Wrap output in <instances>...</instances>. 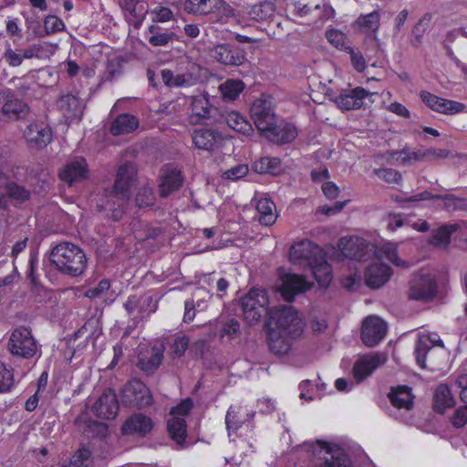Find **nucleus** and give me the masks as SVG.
Returning <instances> with one entry per match:
<instances>
[{"label": "nucleus", "mask_w": 467, "mask_h": 467, "mask_svg": "<svg viewBox=\"0 0 467 467\" xmlns=\"http://www.w3.org/2000/svg\"><path fill=\"white\" fill-rule=\"evenodd\" d=\"M289 254L290 260L295 264L306 261L320 285H329L332 279V269L320 246L307 239L302 240L291 246Z\"/></svg>", "instance_id": "nucleus-1"}, {"label": "nucleus", "mask_w": 467, "mask_h": 467, "mask_svg": "<svg viewBox=\"0 0 467 467\" xmlns=\"http://www.w3.org/2000/svg\"><path fill=\"white\" fill-rule=\"evenodd\" d=\"M49 260L58 272L71 277L82 275L88 264L84 251L69 242L60 243L53 247Z\"/></svg>", "instance_id": "nucleus-2"}, {"label": "nucleus", "mask_w": 467, "mask_h": 467, "mask_svg": "<svg viewBox=\"0 0 467 467\" xmlns=\"http://www.w3.org/2000/svg\"><path fill=\"white\" fill-rule=\"evenodd\" d=\"M268 314L269 327L276 328L292 338L298 337L302 334L304 323L293 306H284L278 308H272Z\"/></svg>", "instance_id": "nucleus-3"}, {"label": "nucleus", "mask_w": 467, "mask_h": 467, "mask_svg": "<svg viewBox=\"0 0 467 467\" xmlns=\"http://www.w3.org/2000/svg\"><path fill=\"white\" fill-rule=\"evenodd\" d=\"M269 298L265 289L252 288L240 299L244 320L252 326L257 323L263 314L267 312Z\"/></svg>", "instance_id": "nucleus-4"}, {"label": "nucleus", "mask_w": 467, "mask_h": 467, "mask_svg": "<svg viewBox=\"0 0 467 467\" xmlns=\"http://www.w3.org/2000/svg\"><path fill=\"white\" fill-rule=\"evenodd\" d=\"M192 115L191 123L197 124H214L222 123L223 110L214 107L208 94H201L192 97Z\"/></svg>", "instance_id": "nucleus-5"}, {"label": "nucleus", "mask_w": 467, "mask_h": 467, "mask_svg": "<svg viewBox=\"0 0 467 467\" xmlns=\"http://www.w3.org/2000/svg\"><path fill=\"white\" fill-rule=\"evenodd\" d=\"M7 349L16 357L33 358L36 353L37 346L31 330L25 327L15 328L10 335Z\"/></svg>", "instance_id": "nucleus-6"}, {"label": "nucleus", "mask_w": 467, "mask_h": 467, "mask_svg": "<svg viewBox=\"0 0 467 467\" xmlns=\"http://www.w3.org/2000/svg\"><path fill=\"white\" fill-rule=\"evenodd\" d=\"M437 293L435 275L420 270L416 273L410 282L409 298L410 300L428 302L432 300Z\"/></svg>", "instance_id": "nucleus-7"}, {"label": "nucleus", "mask_w": 467, "mask_h": 467, "mask_svg": "<svg viewBox=\"0 0 467 467\" xmlns=\"http://www.w3.org/2000/svg\"><path fill=\"white\" fill-rule=\"evenodd\" d=\"M307 451L312 450L315 454L322 457V467H351L350 460L344 450L338 446H331L327 442L317 441L316 444L305 443Z\"/></svg>", "instance_id": "nucleus-8"}, {"label": "nucleus", "mask_w": 467, "mask_h": 467, "mask_svg": "<svg viewBox=\"0 0 467 467\" xmlns=\"http://www.w3.org/2000/svg\"><path fill=\"white\" fill-rule=\"evenodd\" d=\"M121 401L129 407L142 409L152 402V397L147 386L139 379L129 381L122 389Z\"/></svg>", "instance_id": "nucleus-9"}, {"label": "nucleus", "mask_w": 467, "mask_h": 467, "mask_svg": "<svg viewBox=\"0 0 467 467\" xmlns=\"http://www.w3.org/2000/svg\"><path fill=\"white\" fill-rule=\"evenodd\" d=\"M211 57L224 66L238 67L245 60V51L237 45L223 43L214 46L210 50Z\"/></svg>", "instance_id": "nucleus-10"}, {"label": "nucleus", "mask_w": 467, "mask_h": 467, "mask_svg": "<svg viewBox=\"0 0 467 467\" xmlns=\"http://www.w3.org/2000/svg\"><path fill=\"white\" fill-rule=\"evenodd\" d=\"M338 248L345 258L357 261H366L372 252L368 243L358 236L341 238L338 242Z\"/></svg>", "instance_id": "nucleus-11"}, {"label": "nucleus", "mask_w": 467, "mask_h": 467, "mask_svg": "<svg viewBox=\"0 0 467 467\" xmlns=\"http://www.w3.org/2000/svg\"><path fill=\"white\" fill-rule=\"evenodd\" d=\"M250 113L256 129L261 133H265L276 121L271 101L264 99H258L253 102Z\"/></svg>", "instance_id": "nucleus-12"}, {"label": "nucleus", "mask_w": 467, "mask_h": 467, "mask_svg": "<svg viewBox=\"0 0 467 467\" xmlns=\"http://www.w3.org/2000/svg\"><path fill=\"white\" fill-rule=\"evenodd\" d=\"M192 140L197 149L213 152L223 147L224 137L223 133L216 129L201 128L192 131Z\"/></svg>", "instance_id": "nucleus-13"}, {"label": "nucleus", "mask_w": 467, "mask_h": 467, "mask_svg": "<svg viewBox=\"0 0 467 467\" xmlns=\"http://www.w3.org/2000/svg\"><path fill=\"white\" fill-rule=\"evenodd\" d=\"M387 328V323L380 317L376 316L366 317L361 328L362 342L367 347H375L386 336Z\"/></svg>", "instance_id": "nucleus-14"}, {"label": "nucleus", "mask_w": 467, "mask_h": 467, "mask_svg": "<svg viewBox=\"0 0 467 467\" xmlns=\"http://www.w3.org/2000/svg\"><path fill=\"white\" fill-rule=\"evenodd\" d=\"M369 92L361 87L341 89L338 96H333V101L341 110L358 109L363 106V100Z\"/></svg>", "instance_id": "nucleus-15"}, {"label": "nucleus", "mask_w": 467, "mask_h": 467, "mask_svg": "<svg viewBox=\"0 0 467 467\" xmlns=\"http://www.w3.org/2000/svg\"><path fill=\"white\" fill-rule=\"evenodd\" d=\"M88 173V164L84 158L69 160L59 170V179L69 186L87 179Z\"/></svg>", "instance_id": "nucleus-16"}, {"label": "nucleus", "mask_w": 467, "mask_h": 467, "mask_svg": "<svg viewBox=\"0 0 467 467\" xmlns=\"http://www.w3.org/2000/svg\"><path fill=\"white\" fill-rule=\"evenodd\" d=\"M119 409L117 394L114 390L109 389L101 394L91 410L97 417L111 420L117 416Z\"/></svg>", "instance_id": "nucleus-17"}, {"label": "nucleus", "mask_w": 467, "mask_h": 467, "mask_svg": "<svg viewBox=\"0 0 467 467\" xmlns=\"http://www.w3.org/2000/svg\"><path fill=\"white\" fill-rule=\"evenodd\" d=\"M24 137L31 147L44 148L52 140V130L44 122H32L24 130Z\"/></svg>", "instance_id": "nucleus-18"}, {"label": "nucleus", "mask_w": 467, "mask_h": 467, "mask_svg": "<svg viewBox=\"0 0 467 467\" xmlns=\"http://www.w3.org/2000/svg\"><path fill=\"white\" fill-rule=\"evenodd\" d=\"M129 200L130 193L124 191H117L113 187L111 193L107 197L102 207L108 212V216L114 221H119L126 212Z\"/></svg>", "instance_id": "nucleus-19"}, {"label": "nucleus", "mask_w": 467, "mask_h": 467, "mask_svg": "<svg viewBox=\"0 0 467 467\" xmlns=\"http://www.w3.org/2000/svg\"><path fill=\"white\" fill-rule=\"evenodd\" d=\"M420 99L429 108L439 113L455 114L464 109V105L460 102L440 98L428 91H421Z\"/></svg>", "instance_id": "nucleus-20"}, {"label": "nucleus", "mask_w": 467, "mask_h": 467, "mask_svg": "<svg viewBox=\"0 0 467 467\" xmlns=\"http://www.w3.org/2000/svg\"><path fill=\"white\" fill-rule=\"evenodd\" d=\"M386 362V356L381 353L366 355L360 358L354 365L353 374L358 381L369 376L377 368Z\"/></svg>", "instance_id": "nucleus-21"}, {"label": "nucleus", "mask_w": 467, "mask_h": 467, "mask_svg": "<svg viewBox=\"0 0 467 467\" xmlns=\"http://www.w3.org/2000/svg\"><path fill=\"white\" fill-rule=\"evenodd\" d=\"M310 288L306 280L299 275L286 274L282 277L281 294L286 301H293L296 294Z\"/></svg>", "instance_id": "nucleus-22"}, {"label": "nucleus", "mask_w": 467, "mask_h": 467, "mask_svg": "<svg viewBox=\"0 0 467 467\" xmlns=\"http://www.w3.org/2000/svg\"><path fill=\"white\" fill-rule=\"evenodd\" d=\"M392 275V269L384 264L375 263L367 267L365 282L370 288H379L384 285Z\"/></svg>", "instance_id": "nucleus-23"}, {"label": "nucleus", "mask_w": 467, "mask_h": 467, "mask_svg": "<svg viewBox=\"0 0 467 467\" xmlns=\"http://www.w3.org/2000/svg\"><path fill=\"white\" fill-rule=\"evenodd\" d=\"M264 134L269 140L277 144L289 143L293 141L297 135L295 126L287 123L276 125V121Z\"/></svg>", "instance_id": "nucleus-24"}, {"label": "nucleus", "mask_w": 467, "mask_h": 467, "mask_svg": "<svg viewBox=\"0 0 467 467\" xmlns=\"http://www.w3.org/2000/svg\"><path fill=\"white\" fill-rule=\"evenodd\" d=\"M57 107L64 117L71 120L80 119L83 115L84 104L71 94L62 96L57 101Z\"/></svg>", "instance_id": "nucleus-25"}, {"label": "nucleus", "mask_w": 467, "mask_h": 467, "mask_svg": "<svg viewBox=\"0 0 467 467\" xmlns=\"http://www.w3.org/2000/svg\"><path fill=\"white\" fill-rule=\"evenodd\" d=\"M163 350L161 348H152L150 351L140 353L137 367L146 374H152L161 364Z\"/></svg>", "instance_id": "nucleus-26"}, {"label": "nucleus", "mask_w": 467, "mask_h": 467, "mask_svg": "<svg viewBox=\"0 0 467 467\" xmlns=\"http://www.w3.org/2000/svg\"><path fill=\"white\" fill-rule=\"evenodd\" d=\"M151 428L150 418L141 413H136L126 420L122 426V432L127 435L134 433L145 435L150 431Z\"/></svg>", "instance_id": "nucleus-27"}, {"label": "nucleus", "mask_w": 467, "mask_h": 467, "mask_svg": "<svg viewBox=\"0 0 467 467\" xmlns=\"http://www.w3.org/2000/svg\"><path fill=\"white\" fill-rule=\"evenodd\" d=\"M137 175L136 166L131 162H125L119 167L114 187L117 191H124L130 193V187Z\"/></svg>", "instance_id": "nucleus-28"}, {"label": "nucleus", "mask_w": 467, "mask_h": 467, "mask_svg": "<svg viewBox=\"0 0 467 467\" xmlns=\"http://www.w3.org/2000/svg\"><path fill=\"white\" fill-rule=\"evenodd\" d=\"M139 127L138 119L128 113L119 115L111 123L109 131L114 136L130 133Z\"/></svg>", "instance_id": "nucleus-29"}, {"label": "nucleus", "mask_w": 467, "mask_h": 467, "mask_svg": "<svg viewBox=\"0 0 467 467\" xmlns=\"http://www.w3.org/2000/svg\"><path fill=\"white\" fill-rule=\"evenodd\" d=\"M29 115V107L19 99H9L2 107V117L8 120L26 119Z\"/></svg>", "instance_id": "nucleus-30"}, {"label": "nucleus", "mask_w": 467, "mask_h": 467, "mask_svg": "<svg viewBox=\"0 0 467 467\" xmlns=\"http://www.w3.org/2000/svg\"><path fill=\"white\" fill-rule=\"evenodd\" d=\"M256 211L259 214L258 221L265 226L273 225L277 218L276 207L269 198H261L256 202Z\"/></svg>", "instance_id": "nucleus-31"}, {"label": "nucleus", "mask_w": 467, "mask_h": 467, "mask_svg": "<svg viewBox=\"0 0 467 467\" xmlns=\"http://www.w3.org/2000/svg\"><path fill=\"white\" fill-rule=\"evenodd\" d=\"M182 184V176L180 171L170 169L167 170L160 183V195L162 198L167 197L172 192L178 190Z\"/></svg>", "instance_id": "nucleus-32"}, {"label": "nucleus", "mask_w": 467, "mask_h": 467, "mask_svg": "<svg viewBox=\"0 0 467 467\" xmlns=\"http://www.w3.org/2000/svg\"><path fill=\"white\" fill-rule=\"evenodd\" d=\"M290 336L285 335L276 328L268 329V346L277 355L286 354L290 348Z\"/></svg>", "instance_id": "nucleus-33"}, {"label": "nucleus", "mask_w": 467, "mask_h": 467, "mask_svg": "<svg viewBox=\"0 0 467 467\" xmlns=\"http://www.w3.org/2000/svg\"><path fill=\"white\" fill-rule=\"evenodd\" d=\"M222 123L225 122L232 130L244 135H251L254 131L251 123L246 120L239 112L223 111Z\"/></svg>", "instance_id": "nucleus-34"}, {"label": "nucleus", "mask_w": 467, "mask_h": 467, "mask_svg": "<svg viewBox=\"0 0 467 467\" xmlns=\"http://www.w3.org/2000/svg\"><path fill=\"white\" fill-rule=\"evenodd\" d=\"M254 412L244 411L240 406H231L225 416V424L228 431H236L242 424L252 420Z\"/></svg>", "instance_id": "nucleus-35"}, {"label": "nucleus", "mask_w": 467, "mask_h": 467, "mask_svg": "<svg viewBox=\"0 0 467 467\" xmlns=\"http://www.w3.org/2000/svg\"><path fill=\"white\" fill-rule=\"evenodd\" d=\"M219 0H185L183 10L194 16H205L214 11V6Z\"/></svg>", "instance_id": "nucleus-36"}, {"label": "nucleus", "mask_w": 467, "mask_h": 467, "mask_svg": "<svg viewBox=\"0 0 467 467\" xmlns=\"http://www.w3.org/2000/svg\"><path fill=\"white\" fill-rule=\"evenodd\" d=\"M389 398L391 404L399 409L410 410L412 407V395L410 389L407 386L392 389Z\"/></svg>", "instance_id": "nucleus-37"}, {"label": "nucleus", "mask_w": 467, "mask_h": 467, "mask_svg": "<svg viewBox=\"0 0 467 467\" xmlns=\"http://www.w3.org/2000/svg\"><path fill=\"white\" fill-rule=\"evenodd\" d=\"M454 405V399L450 388L445 384L437 387L434 394V409L439 412H443L447 408Z\"/></svg>", "instance_id": "nucleus-38"}, {"label": "nucleus", "mask_w": 467, "mask_h": 467, "mask_svg": "<svg viewBox=\"0 0 467 467\" xmlns=\"http://www.w3.org/2000/svg\"><path fill=\"white\" fill-rule=\"evenodd\" d=\"M171 438L178 444H182L186 438V421L183 418L172 416L167 422Z\"/></svg>", "instance_id": "nucleus-39"}, {"label": "nucleus", "mask_w": 467, "mask_h": 467, "mask_svg": "<svg viewBox=\"0 0 467 467\" xmlns=\"http://www.w3.org/2000/svg\"><path fill=\"white\" fill-rule=\"evenodd\" d=\"M459 227L460 225L457 223L440 227L432 234L430 241L431 244L437 247H446L450 244L451 235L455 233Z\"/></svg>", "instance_id": "nucleus-40"}, {"label": "nucleus", "mask_w": 467, "mask_h": 467, "mask_svg": "<svg viewBox=\"0 0 467 467\" xmlns=\"http://www.w3.org/2000/svg\"><path fill=\"white\" fill-rule=\"evenodd\" d=\"M161 79L165 86L169 88L189 87L192 84L191 74L173 75L170 69H163L161 71Z\"/></svg>", "instance_id": "nucleus-41"}, {"label": "nucleus", "mask_w": 467, "mask_h": 467, "mask_svg": "<svg viewBox=\"0 0 467 467\" xmlns=\"http://www.w3.org/2000/svg\"><path fill=\"white\" fill-rule=\"evenodd\" d=\"M146 306H150V312H154L156 310V304L153 303L151 296L142 298L133 295L130 296L124 303V308L129 315H131L137 308L140 312H144Z\"/></svg>", "instance_id": "nucleus-42"}, {"label": "nucleus", "mask_w": 467, "mask_h": 467, "mask_svg": "<svg viewBox=\"0 0 467 467\" xmlns=\"http://www.w3.org/2000/svg\"><path fill=\"white\" fill-rule=\"evenodd\" d=\"M94 461L91 451L81 446L71 457L69 463L63 467H93Z\"/></svg>", "instance_id": "nucleus-43"}, {"label": "nucleus", "mask_w": 467, "mask_h": 467, "mask_svg": "<svg viewBox=\"0 0 467 467\" xmlns=\"http://www.w3.org/2000/svg\"><path fill=\"white\" fill-rule=\"evenodd\" d=\"M275 11V5L270 1H263L251 6L249 16L256 21H263L270 17Z\"/></svg>", "instance_id": "nucleus-44"}, {"label": "nucleus", "mask_w": 467, "mask_h": 467, "mask_svg": "<svg viewBox=\"0 0 467 467\" xmlns=\"http://www.w3.org/2000/svg\"><path fill=\"white\" fill-rule=\"evenodd\" d=\"M149 32L151 35L149 37V43L153 47H164L176 38L175 33L161 32L160 27L156 26H150Z\"/></svg>", "instance_id": "nucleus-45"}, {"label": "nucleus", "mask_w": 467, "mask_h": 467, "mask_svg": "<svg viewBox=\"0 0 467 467\" xmlns=\"http://www.w3.org/2000/svg\"><path fill=\"white\" fill-rule=\"evenodd\" d=\"M392 158H396L397 162L401 165H410L416 161L424 160L423 151L420 150H410L409 149H403L401 150L392 151L390 153Z\"/></svg>", "instance_id": "nucleus-46"}, {"label": "nucleus", "mask_w": 467, "mask_h": 467, "mask_svg": "<svg viewBox=\"0 0 467 467\" xmlns=\"http://www.w3.org/2000/svg\"><path fill=\"white\" fill-rule=\"evenodd\" d=\"M281 168V161L275 157H262L254 163V170L259 173L275 174Z\"/></svg>", "instance_id": "nucleus-47"}, {"label": "nucleus", "mask_w": 467, "mask_h": 467, "mask_svg": "<svg viewBox=\"0 0 467 467\" xmlns=\"http://www.w3.org/2000/svg\"><path fill=\"white\" fill-rule=\"evenodd\" d=\"M431 17V14L426 13L420 18L418 23L414 26L412 29L413 37L410 41L412 46L419 47L421 44L422 36L430 26Z\"/></svg>", "instance_id": "nucleus-48"}, {"label": "nucleus", "mask_w": 467, "mask_h": 467, "mask_svg": "<svg viewBox=\"0 0 467 467\" xmlns=\"http://www.w3.org/2000/svg\"><path fill=\"white\" fill-rule=\"evenodd\" d=\"M5 188L6 194L18 202H24L30 198V191L16 182H6Z\"/></svg>", "instance_id": "nucleus-49"}, {"label": "nucleus", "mask_w": 467, "mask_h": 467, "mask_svg": "<svg viewBox=\"0 0 467 467\" xmlns=\"http://www.w3.org/2000/svg\"><path fill=\"white\" fill-rule=\"evenodd\" d=\"M244 84L241 80L229 79L221 85L223 96L230 100L235 99L243 91Z\"/></svg>", "instance_id": "nucleus-50"}, {"label": "nucleus", "mask_w": 467, "mask_h": 467, "mask_svg": "<svg viewBox=\"0 0 467 467\" xmlns=\"http://www.w3.org/2000/svg\"><path fill=\"white\" fill-rule=\"evenodd\" d=\"M356 23L363 29L376 32L379 27V14L378 11H374L368 15L360 16Z\"/></svg>", "instance_id": "nucleus-51"}, {"label": "nucleus", "mask_w": 467, "mask_h": 467, "mask_svg": "<svg viewBox=\"0 0 467 467\" xmlns=\"http://www.w3.org/2000/svg\"><path fill=\"white\" fill-rule=\"evenodd\" d=\"M431 348L432 346L431 345V342L428 337L420 338L417 341L415 347L416 360L418 365L422 368H426V356L428 352L431 349Z\"/></svg>", "instance_id": "nucleus-52"}, {"label": "nucleus", "mask_w": 467, "mask_h": 467, "mask_svg": "<svg viewBox=\"0 0 467 467\" xmlns=\"http://www.w3.org/2000/svg\"><path fill=\"white\" fill-rule=\"evenodd\" d=\"M326 36L328 42L335 47L346 51V47H349L346 35L337 29H330L326 32Z\"/></svg>", "instance_id": "nucleus-53"}, {"label": "nucleus", "mask_w": 467, "mask_h": 467, "mask_svg": "<svg viewBox=\"0 0 467 467\" xmlns=\"http://www.w3.org/2000/svg\"><path fill=\"white\" fill-rule=\"evenodd\" d=\"M154 193L152 190L148 187L140 188L135 197V203L140 208L152 206L154 204Z\"/></svg>", "instance_id": "nucleus-54"}, {"label": "nucleus", "mask_w": 467, "mask_h": 467, "mask_svg": "<svg viewBox=\"0 0 467 467\" xmlns=\"http://www.w3.org/2000/svg\"><path fill=\"white\" fill-rule=\"evenodd\" d=\"M119 6L129 12L134 18H143L145 11L141 5H139V0H118Z\"/></svg>", "instance_id": "nucleus-55"}, {"label": "nucleus", "mask_w": 467, "mask_h": 467, "mask_svg": "<svg viewBox=\"0 0 467 467\" xmlns=\"http://www.w3.org/2000/svg\"><path fill=\"white\" fill-rule=\"evenodd\" d=\"M373 172L381 180L389 183H400L401 181V174L390 168L375 169Z\"/></svg>", "instance_id": "nucleus-56"}, {"label": "nucleus", "mask_w": 467, "mask_h": 467, "mask_svg": "<svg viewBox=\"0 0 467 467\" xmlns=\"http://www.w3.org/2000/svg\"><path fill=\"white\" fill-rule=\"evenodd\" d=\"M346 52L350 56L353 67L358 72H363L366 69L367 64L361 52L351 46L346 47Z\"/></svg>", "instance_id": "nucleus-57"}, {"label": "nucleus", "mask_w": 467, "mask_h": 467, "mask_svg": "<svg viewBox=\"0 0 467 467\" xmlns=\"http://www.w3.org/2000/svg\"><path fill=\"white\" fill-rule=\"evenodd\" d=\"M381 252L384 254L385 257L395 265L401 267L409 266V264L406 261L399 258L397 248L393 244H388L384 245Z\"/></svg>", "instance_id": "nucleus-58"}, {"label": "nucleus", "mask_w": 467, "mask_h": 467, "mask_svg": "<svg viewBox=\"0 0 467 467\" xmlns=\"http://www.w3.org/2000/svg\"><path fill=\"white\" fill-rule=\"evenodd\" d=\"M44 27L47 34H52L63 30L65 25L63 21L56 16H48L44 21Z\"/></svg>", "instance_id": "nucleus-59"}, {"label": "nucleus", "mask_w": 467, "mask_h": 467, "mask_svg": "<svg viewBox=\"0 0 467 467\" xmlns=\"http://www.w3.org/2000/svg\"><path fill=\"white\" fill-rule=\"evenodd\" d=\"M248 166L245 164H238L223 172V177L233 181L241 179L248 173Z\"/></svg>", "instance_id": "nucleus-60"}, {"label": "nucleus", "mask_w": 467, "mask_h": 467, "mask_svg": "<svg viewBox=\"0 0 467 467\" xmlns=\"http://www.w3.org/2000/svg\"><path fill=\"white\" fill-rule=\"evenodd\" d=\"M219 2L215 5L214 11L217 10L220 13L219 20L222 23H226L230 17L234 16V9L223 0H219Z\"/></svg>", "instance_id": "nucleus-61"}, {"label": "nucleus", "mask_w": 467, "mask_h": 467, "mask_svg": "<svg viewBox=\"0 0 467 467\" xmlns=\"http://www.w3.org/2000/svg\"><path fill=\"white\" fill-rule=\"evenodd\" d=\"M151 15H153V22H168L173 18V13L168 7L160 6L156 7L151 11Z\"/></svg>", "instance_id": "nucleus-62"}, {"label": "nucleus", "mask_w": 467, "mask_h": 467, "mask_svg": "<svg viewBox=\"0 0 467 467\" xmlns=\"http://www.w3.org/2000/svg\"><path fill=\"white\" fill-rule=\"evenodd\" d=\"M109 287V281L108 279H102L95 287L88 289L86 296L91 299L97 298L106 293Z\"/></svg>", "instance_id": "nucleus-63"}, {"label": "nucleus", "mask_w": 467, "mask_h": 467, "mask_svg": "<svg viewBox=\"0 0 467 467\" xmlns=\"http://www.w3.org/2000/svg\"><path fill=\"white\" fill-rule=\"evenodd\" d=\"M467 422V405L459 407L451 417V423L456 428L463 427Z\"/></svg>", "instance_id": "nucleus-64"}]
</instances>
